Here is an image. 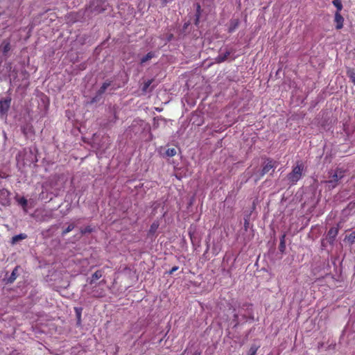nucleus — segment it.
Returning a JSON list of instances; mask_svg holds the SVG:
<instances>
[{
	"label": "nucleus",
	"instance_id": "obj_1",
	"mask_svg": "<svg viewBox=\"0 0 355 355\" xmlns=\"http://www.w3.org/2000/svg\"><path fill=\"white\" fill-rule=\"evenodd\" d=\"M304 171V164L302 162H297L292 171L288 175V180L293 184L296 183L302 175Z\"/></svg>",
	"mask_w": 355,
	"mask_h": 355
},
{
	"label": "nucleus",
	"instance_id": "obj_2",
	"mask_svg": "<svg viewBox=\"0 0 355 355\" xmlns=\"http://www.w3.org/2000/svg\"><path fill=\"white\" fill-rule=\"evenodd\" d=\"M344 177V171L338 168L334 173H331L329 176V179L325 182L328 184L329 189L335 188L339 181Z\"/></svg>",
	"mask_w": 355,
	"mask_h": 355
},
{
	"label": "nucleus",
	"instance_id": "obj_3",
	"mask_svg": "<svg viewBox=\"0 0 355 355\" xmlns=\"http://www.w3.org/2000/svg\"><path fill=\"white\" fill-rule=\"evenodd\" d=\"M277 162L272 160V159H267L263 165V168L259 173V175H258L257 178L256 179V180H257L258 179L261 178V177H263L265 174H266L267 173H268L271 169H274L277 167Z\"/></svg>",
	"mask_w": 355,
	"mask_h": 355
},
{
	"label": "nucleus",
	"instance_id": "obj_4",
	"mask_svg": "<svg viewBox=\"0 0 355 355\" xmlns=\"http://www.w3.org/2000/svg\"><path fill=\"white\" fill-rule=\"evenodd\" d=\"M10 192L6 189L0 190V204L3 206H8L10 205Z\"/></svg>",
	"mask_w": 355,
	"mask_h": 355
},
{
	"label": "nucleus",
	"instance_id": "obj_5",
	"mask_svg": "<svg viewBox=\"0 0 355 355\" xmlns=\"http://www.w3.org/2000/svg\"><path fill=\"white\" fill-rule=\"evenodd\" d=\"M11 98H7L0 101V115H6L10 106Z\"/></svg>",
	"mask_w": 355,
	"mask_h": 355
},
{
	"label": "nucleus",
	"instance_id": "obj_6",
	"mask_svg": "<svg viewBox=\"0 0 355 355\" xmlns=\"http://www.w3.org/2000/svg\"><path fill=\"white\" fill-rule=\"evenodd\" d=\"M334 21L336 23V28L337 29H340L343 28L344 19L340 12H336Z\"/></svg>",
	"mask_w": 355,
	"mask_h": 355
},
{
	"label": "nucleus",
	"instance_id": "obj_7",
	"mask_svg": "<svg viewBox=\"0 0 355 355\" xmlns=\"http://www.w3.org/2000/svg\"><path fill=\"white\" fill-rule=\"evenodd\" d=\"M230 55V52L227 51L224 53H220V54L215 58L216 62L220 63L227 60L228 56Z\"/></svg>",
	"mask_w": 355,
	"mask_h": 355
},
{
	"label": "nucleus",
	"instance_id": "obj_8",
	"mask_svg": "<svg viewBox=\"0 0 355 355\" xmlns=\"http://www.w3.org/2000/svg\"><path fill=\"white\" fill-rule=\"evenodd\" d=\"M103 276V272L101 270L96 271L92 277V279L89 282L90 284H93L94 281L100 279Z\"/></svg>",
	"mask_w": 355,
	"mask_h": 355
},
{
	"label": "nucleus",
	"instance_id": "obj_9",
	"mask_svg": "<svg viewBox=\"0 0 355 355\" xmlns=\"http://www.w3.org/2000/svg\"><path fill=\"white\" fill-rule=\"evenodd\" d=\"M10 49V44L7 42H3L0 46V51H2L3 54H6Z\"/></svg>",
	"mask_w": 355,
	"mask_h": 355
},
{
	"label": "nucleus",
	"instance_id": "obj_10",
	"mask_svg": "<svg viewBox=\"0 0 355 355\" xmlns=\"http://www.w3.org/2000/svg\"><path fill=\"white\" fill-rule=\"evenodd\" d=\"M17 271H18V267H15L14 270H12L11 275L8 278V282L12 283L13 282L17 277Z\"/></svg>",
	"mask_w": 355,
	"mask_h": 355
},
{
	"label": "nucleus",
	"instance_id": "obj_11",
	"mask_svg": "<svg viewBox=\"0 0 355 355\" xmlns=\"http://www.w3.org/2000/svg\"><path fill=\"white\" fill-rule=\"evenodd\" d=\"M96 1V2H98V0H92V3H91V6H90V8H91V10H92V11H95V12H101L103 10H104V8H99V6H98V5H97V6H95V5H94V3H95Z\"/></svg>",
	"mask_w": 355,
	"mask_h": 355
},
{
	"label": "nucleus",
	"instance_id": "obj_12",
	"mask_svg": "<svg viewBox=\"0 0 355 355\" xmlns=\"http://www.w3.org/2000/svg\"><path fill=\"white\" fill-rule=\"evenodd\" d=\"M334 6L337 8V11L340 12V10L343 9V4L341 0H334L333 1Z\"/></svg>",
	"mask_w": 355,
	"mask_h": 355
},
{
	"label": "nucleus",
	"instance_id": "obj_13",
	"mask_svg": "<svg viewBox=\"0 0 355 355\" xmlns=\"http://www.w3.org/2000/svg\"><path fill=\"white\" fill-rule=\"evenodd\" d=\"M154 53L152 52L148 53L144 57L141 59V63L144 64L147 61L150 60L152 58H153Z\"/></svg>",
	"mask_w": 355,
	"mask_h": 355
},
{
	"label": "nucleus",
	"instance_id": "obj_14",
	"mask_svg": "<svg viewBox=\"0 0 355 355\" xmlns=\"http://www.w3.org/2000/svg\"><path fill=\"white\" fill-rule=\"evenodd\" d=\"M158 227H159V224L156 222H154L151 225H150V230H149V233L150 234H154L157 230L158 229Z\"/></svg>",
	"mask_w": 355,
	"mask_h": 355
},
{
	"label": "nucleus",
	"instance_id": "obj_15",
	"mask_svg": "<svg viewBox=\"0 0 355 355\" xmlns=\"http://www.w3.org/2000/svg\"><path fill=\"white\" fill-rule=\"evenodd\" d=\"M26 236L23 234H20L19 235L15 236L12 237V243H15V242L26 239Z\"/></svg>",
	"mask_w": 355,
	"mask_h": 355
},
{
	"label": "nucleus",
	"instance_id": "obj_16",
	"mask_svg": "<svg viewBox=\"0 0 355 355\" xmlns=\"http://www.w3.org/2000/svg\"><path fill=\"white\" fill-rule=\"evenodd\" d=\"M347 75L350 78L351 80L354 83L355 85V71L352 69H349L347 71Z\"/></svg>",
	"mask_w": 355,
	"mask_h": 355
},
{
	"label": "nucleus",
	"instance_id": "obj_17",
	"mask_svg": "<svg viewBox=\"0 0 355 355\" xmlns=\"http://www.w3.org/2000/svg\"><path fill=\"white\" fill-rule=\"evenodd\" d=\"M238 25H239V21L237 19L231 21V27L230 28V31L232 32V31H234L236 28V27L238 26Z\"/></svg>",
	"mask_w": 355,
	"mask_h": 355
},
{
	"label": "nucleus",
	"instance_id": "obj_18",
	"mask_svg": "<svg viewBox=\"0 0 355 355\" xmlns=\"http://www.w3.org/2000/svg\"><path fill=\"white\" fill-rule=\"evenodd\" d=\"M153 81V80H148L144 83V86L142 88L143 92H147L148 88L152 84Z\"/></svg>",
	"mask_w": 355,
	"mask_h": 355
},
{
	"label": "nucleus",
	"instance_id": "obj_19",
	"mask_svg": "<svg viewBox=\"0 0 355 355\" xmlns=\"http://www.w3.org/2000/svg\"><path fill=\"white\" fill-rule=\"evenodd\" d=\"M257 349H258L257 346H256L254 345H252L249 350L248 355H255L257 354Z\"/></svg>",
	"mask_w": 355,
	"mask_h": 355
},
{
	"label": "nucleus",
	"instance_id": "obj_20",
	"mask_svg": "<svg viewBox=\"0 0 355 355\" xmlns=\"http://www.w3.org/2000/svg\"><path fill=\"white\" fill-rule=\"evenodd\" d=\"M166 154L168 157H173L176 154V150L175 148H168L166 151Z\"/></svg>",
	"mask_w": 355,
	"mask_h": 355
},
{
	"label": "nucleus",
	"instance_id": "obj_21",
	"mask_svg": "<svg viewBox=\"0 0 355 355\" xmlns=\"http://www.w3.org/2000/svg\"><path fill=\"white\" fill-rule=\"evenodd\" d=\"M338 234V230L336 228H331L329 231V235L332 238H334Z\"/></svg>",
	"mask_w": 355,
	"mask_h": 355
},
{
	"label": "nucleus",
	"instance_id": "obj_22",
	"mask_svg": "<svg viewBox=\"0 0 355 355\" xmlns=\"http://www.w3.org/2000/svg\"><path fill=\"white\" fill-rule=\"evenodd\" d=\"M74 228V225L73 224L69 225L63 232L62 235H65L67 233L70 232Z\"/></svg>",
	"mask_w": 355,
	"mask_h": 355
},
{
	"label": "nucleus",
	"instance_id": "obj_23",
	"mask_svg": "<svg viewBox=\"0 0 355 355\" xmlns=\"http://www.w3.org/2000/svg\"><path fill=\"white\" fill-rule=\"evenodd\" d=\"M92 231V229L89 226H88V227H85V229L81 230V233L85 234V233L91 232Z\"/></svg>",
	"mask_w": 355,
	"mask_h": 355
},
{
	"label": "nucleus",
	"instance_id": "obj_24",
	"mask_svg": "<svg viewBox=\"0 0 355 355\" xmlns=\"http://www.w3.org/2000/svg\"><path fill=\"white\" fill-rule=\"evenodd\" d=\"M19 203L22 206H26L27 205V200L24 198H21L19 200Z\"/></svg>",
	"mask_w": 355,
	"mask_h": 355
},
{
	"label": "nucleus",
	"instance_id": "obj_25",
	"mask_svg": "<svg viewBox=\"0 0 355 355\" xmlns=\"http://www.w3.org/2000/svg\"><path fill=\"white\" fill-rule=\"evenodd\" d=\"M109 86V84H107V83H104L102 87H101L99 92L100 93H103L105 92V90L106 89V88Z\"/></svg>",
	"mask_w": 355,
	"mask_h": 355
},
{
	"label": "nucleus",
	"instance_id": "obj_26",
	"mask_svg": "<svg viewBox=\"0 0 355 355\" xmlns=\"http://www.w3.org/2000/svg\"><path fill=\"white\" fill-rule=\"evenodd\" d=\"M178 266H173L171 270L169 271V274H173V272H175V271H177L178 270Z\"/></svg>",
	"mask_w": 355,
	"mask_h": 355
},
{
	"label": "nucleus",
	"instance_id": "obj_27",
	"mask_svg": "<svg viewBox=\"0 0 355 355\" xmlns=\"http://www.w3.org/2000/svg\"><path fill=\"white\" fill-rule=\"evenodd\" d=\"M284 237L285 236L284 235L281 239V243H280V246L281 248H284Z\"/></svg>",
	"mask_w": 355,
	"mask_h": 355
},
{
	"label": "nucleus",
	"instance_id": "obj_28",
	"mask_svg": "<svg viewBox=\"0 0 355 355\" xmlns=\"http://www.w3.org/2000/svg\"><path fill=\"white\" fill-rule=\"evenodd\" d=\"M234 320L236 322V324H237V323H239V316H238V315L235 313V314L234 315Z\"/></svg>",
	"mask_w": 355,
	"mask_h": 355
},
{
	"label": "nucleus",
	"instance_id": "obj_29",
	"mask_svg": "<svg viewBox=\"0 0 355 355\" xmlns=\"http://www.w3.org/2000/svg\"><path fill=\"white\" fill-rule=\"evenodd\" d=\"M199 20V15H197V18L196 19V24H198Z\"/></svg>",
	"mask_w": 355,
	"mask_h": 355
},
{
	"label": "nucleus",
	"instance_id": "obj_30",
	"mask_svg": "<svg viewBox=\"0 0 355 355\" xmlns=\"http://www.w3.org/2000/svg\"><path fill=\"white\" fill-rule=\"evenodd\" d=\"M200 8V6L198 5V12H199Z\"/></svg>",
	"mask_w": 355,
	"mask_h": 355
}]
</instances>
